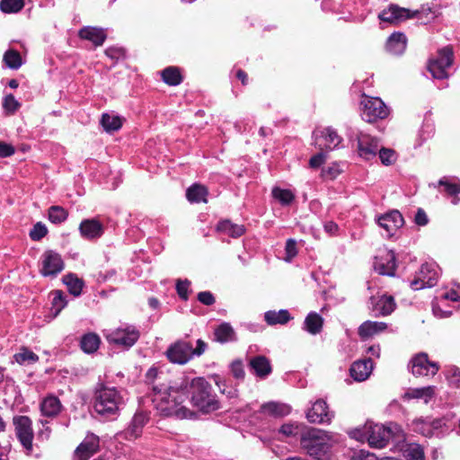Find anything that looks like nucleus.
<instances>
[{
  "instance_id": "6",
  "label": "nucleus",
  "mask_w": 460,
  "mask_h": 460,
  "mask_svg": "<svg viewBox=\"0 0 460 460\" xmlns=\"http://www.w3.org/2000/svg\"><path fill=\"white\" fill-rule=\"evenodd\" d=\"M15 435L24 448L27 455H31L33 450L34 433L32 429L31 420L28 416H15L13 419Z\"/></svg>"
},
{
  "instance_id": "8",
  "label": "nucleus",
  "mask_w": 460,
  "mask_h": 460,
  "mask_svg": "<svg viewBox=\"0 0 460 460\" xmlns=\"http://www.w3.org/2000/svg\"><path fill=\"white\" fill-rule=\"evenodd\" d=\"M361 118L367 122H374L387 117L389 111L380 98L366 97L361 102Z\"/></svg>"
},
{
  "instance_id": "4",
  "label": "nucleus",
  "mask_w": 460,
  "mask_h": 460,
  "mask_svg": "<svg viewBox=\"0 0 460 460\" xmlns=\"http://www.w3.org/2000/svg\"><path fill=\"white\" fill-rule=\"evenodd\" d=\"M352 438L358 441L367 440L371 447L383 448L389 442L391 429L381 424L366 423L360 429H355L349 432Z\"/></svg>"
},
{
  "instance_id": "36",
  "label": "nucleus",
  "mask_w": 460,
  "mask_h": 460,
  "mask_svg": "<svg viewBox=\"0 0 460 460\" xmlns=\"http://www.w3.org/2000/svg\"><path fill=\"white\" fill-rule=\"evenodd\" d=\"M122 118L118 115L103 113L101 119V124L106 132L119 130L122 127Z\"/></svg>"
},
{
  "instance_id": "38",
  "label": "nucleus",
  "mask_w": 460,
  "mask_h": 460,
  "mask_svg": "<svg viewBox=\"0 0 460 460\" xmlns=\"http://www.w3.org/2000/svg\"><path fill=\"white\" fill-rule=\"evenodd\" d=\"M63 282L66 285L69 293L73 296H78L82 293L84 282L75 275L70 273L64 276Z\"/></svg>"
},
{
  "instance_id": "40",
  "label": "nucleus",
  "mask_w": 460,
  "mask_h": 460,
  "mask_svg": "<svg viewBox=\"0 0 460 460\" xmlns=\"http://www.w3.org/2000/svg\"><path fill=\"white\" fill-rule=\"evenodd\" d=\"M100 345V338L95 333H88L83 336L81 340V348L86 353L96 351Z\"/></svg>"
},
{
  "instance_id": "41",
  "label": "nucleus",
  "mask_w": 460,
  "mask_h": 460,
  "mask_svg": "<svg viewBox=\"0 0 460 460\" xmlns=\"http://www.w3.org/2000/svg\"><path fill=\"white\" fill-rule=\"evenodd\" d=\"M414 431L425 436V437H433V431L431 428V418H421L415 420L412 422Z\"/></svg>"
},
{
  "instance_id": "20",
  "label": "nucleus",
  "mask_w": 460,
  "mask_h": 460,
  "mask_svg": "<svg viewBox=\"0 0 460 460\" xmlns=\"http://www.w3.org/2000/svg\"><path fill=\"white\" fill-rule=\"evenodd\" d=\"M81 235L88 240L100 238L104 233L103 225L96 218L84 219L79 226Z\"/></svg>"
},
{
  "instance_id": "56",
  "label": "nucleus",
  "mask_w": 460,
  "mask_h": 460,
  "mask_svg": "<svg viewBox=\"0 0 460 460\" xmlns=\"http://www.w3.org/2000/svg\"><path fill=\"white\" fill-rule=\"evenodd\" d=\"M286 258L287 261H291L297 254L296 242L294 239H288L286 243Z\"/></svg>"
},
{
  "instance_id": "37",
  "label": "nucleus",
  "mask_w": 460,
  "mask_h": 460,
  "mask_svg": "<svg viewBox=\"0 0 460 460\" xmlns=\"http://www.w3.org/2000/svg\"><path fill=\"white\" fill-rule=\"evenodd\" d=\"M395 302L391 296H382L375 305V310L378 314L388 315L395 309Z\"/></svg>"
},
{
  "instance_id": "32",
  "label": "nucleus",
  "mask_w": 460,
  "mask_h": 460,
  "mask_svg": "<svg viewBox=\"0 0 460 460\" xmlns=\"http://www.w3.org/2000/svg\"><path fill=\"white\" fill-rule=\"evenodd\" d=\"M292 319L287 309L270 310L264 314V320L269 325L286 324Z\"/></svg>"
},
{
  "instance_id": "43",
  "label": "nucleus",
  "mask_w": 460,
  "mask_h": 460,
  "mask_svg": "<svg viewBox=\"0 0 460 460\" xmlns=\"http://www.w3.org/2000/svg\"><path fill=\"white\" fill-rule=\"evenodd\" d=\"M67 217L68 212L60 206H52L49 208V219L53 224H61Z\"/></svg>"
},
{
  "instance_id": "11",
  "label": "nucleus",
  "mask_w": 460,
  "mask_h": 460,
  "mask_svg": "<svg viewBox=\"0 0 460 460\" xmlns=\"http://www.w3.org/2000/svg\"><path fill=\"white\" fill-rule=\"evenodd\" d=\"M166 356L170 362L174 364H186L193 358L191 343L185 341H178L166 350Z\"/></svg>"
},
{
  "instance_id": "1",
  "label": "nucleus",
  "mask_w": 460,
  "mask_h": 460,
  "mask_svg": "<svg viewBox=\"0 0 460 460\" xmlns=\"http://www.w3.org/2000/svg\"><path fill=\"white\" fill-rule=\"evenodd\" d=\"M187 385L182 390L175 392L172 401H175V410L182 411L184 416H180L178 413H172L170 417L177 419H188L194 416V413L187 407L182 405L183 402L188 397L190 390V402L193 407L204 413L215 411L220 408V402L217 398V394L213 392L211 385L203 377H196L190 379L186 375Z\"/></svg>"
},
{
  "instance_id": "50",
  "label": "nucleus",
  "mask_w": 460,
  "mask_h": 460,
  "mask_svg": "<svg viewBox=\"0 0 460 460\" xmlns=\"http://www.w3.org/2000/svg\"><path fill=\"white\" fill-rule=\"evenodd\" d=\"M20 102L12 93L5 95L4 98L3 108L7 115L13 114L20 108Z\"/></svg>"
},
{
  "instance_id": "49",
  "label": "nucleus",
  "mask_w": 460,
  "mask_h": 460,
  "mask_svg": "<svg viewBox=\"0 0 460 460\" xmlns=\"http://www.w3.org/2000/svg\"><path fill=\"white\" fill-rule=\"evenodd\" d=\"M405 457L407 460H424L423 448L418 444H411L405 450Z\"/></svg>"
},
{
  "instance_id": "19",
  "label": "nucleus",
  "mask_w": 460,
  "mask_h": 460,
  "mask_svg": "<svg viewBox=\"0 0 460 460\" xmlns=\"http://www.w3.org/2000/svg\"><path fill=\"white\" fill-rule=\"evenodd\" d=\"M148 419L143 412H137L134 415L128 427L120 433V436L128 440H134L142 434V429L146 424Z\"/></svg>"
},
{
  "instance_id": "57",
  "label": "nucleus",
  "mask_w": 460,
  "mask_h": 460,
  "mask_svg": "<svg viewBox=\"0 0 460 460\" xmlns=\"http://www.w3.org/2000/svg\"><path fill=\"white\" fill-rule=\"evenodd\" d=\"M198 300L205 305H212L216 299L213 294L209 291H202L198 294Z\"/></svg>"
},
{
  "instance_id": "64",
  "label": "nucleus",
  "mask_w": 460,
  "mask_h": 460,
  "mask_svg": "<svg viewBox=\"0 0 460 460\" xmlns=\"http://www.w3.org/2000/svg\"><path fill=\"white\" fill-rule=\"evenodd\" d=\"M354 460H376L374 454L360 450L353 458Z\"/></svg>"
},
{
  "instance_id": "7",
  "label": "nucleus",
  "mask_w": 460,
  "mask_h": 460,
  "mask_svg": "<svg viewBox=\"0 0 460 460\" xmlns=\"http://www.w3.org/2000/svg\"><path fill=\"white\" fill-rule=\"evenodd\" d=\"M454 60L453 49L451 47H445L438 52V56L431 59L428 68L431 75L438 79H445L448 76L449 68Z\"/></svg>"
},
{
  "instance_id": "25",
  "label": "nucleus",
  "mask_w": 460,
  "mask_h": 460,
  "mask_svg": "<svg viewBox=\"0 0 460 460\" xmlns=\"http://www.w3.org/2000/svg\"><path fill=\"white\" fill-rule=\"evenodd\" d=\"M78 36L83 39L93 42L95 47L102 46L107 38V34L103 29L86 26L82 28Z\"/></svg>"
},
{
  "instance_id": "10",
  "label": "nucleus",
  "mask_w": 460,
  "mask_h": 460,
  "mask_svg": "<svg viewBox=\"0 0 460 460\" xmlns=\"http://www.w3.org/2000/svg\"><path fill=\"white\" fill-rule=\"evenodd\" d=\"M438 278V273L436 266L430 263H424L415 278L411 281L410 286L413 290L431 288L437 284Z\"/></svg>"
},
{
  "instance_id": "15",
  "label": "nucleus",
  "mask_w": 460,
  "mask_h": 460,
  "mask_svg": "<svg viewBox=\"0 0 460 460\" xmlns=\"http://www.w3.org/2000/svg\"><path fill=\"white\" fill-rule=\"evenodd\" d=\"M333 417L334 414L329 411L326 402L321 399L317 400L306 412V419L311 423H330Z\"/></svg>"
},
{
  "instance_id": "55",
  "label": "nucleus",
  "mask_w": 460,
  "mask_h": 460,
  "mask_svg": "<svg viewBox=\"0 0 460 460\" xmlns=\"http://www.w3.org/2000/svg\"><path fill=\"white\" fill-rule=\"evenodd\" d=\"M190 285V282L188 279L177 280V283H176L177 294L184 301L188 300V298H189Z\"/></svg>"
},
{
  "instance_id": "5",
  "label": "nucleus",
  "mask_w": 460,
  "mask_h": 460,
  "mask_svg": "<svg viewBox=\"0 0 460 460\" xmlns=\"http://www.w3.org/2000/svg\"><path fill=\"white\" fill-rule=\"evenodd\" d=\"M300 442L307 454L316 459H321L329 448L326 433L314 428L306 430L302 435Z\"/></svg>"
},
{
  "instance_id": "30",
  "label": "nucleus",
  "mask_w": 460,
  "mask_h": 460,
  "mask_svg": "<svg viewBox=\"0 0 460 460\" xmlns=\"http://www.w3.org/2000/svg\"><path fill=\"white\" fill-rule=\"evenodd\" d=\"M214 340L219 343H226L236 341L234 328L228 323H222L214 331Z\"/></svg>"
},
{
  "instance_id": "34",
  "label": "nucleus",
  "mask_w": 460,
  "mask_h": 460,
  "mask_svg": "<svg viewBox=\"0 0 460 460\" xmlns=\"http://www.w3.org/2000/svg\"><path fill=\"white\" fill-rule=\"evenodd\" d=\"M217 230L233 238L240 237L245 232V228L243 225L234 224L230 220H223L219 222L217 226Z\"/></svg>"
},
{
  "instance_id": "29",
  "label": "nucleus",
  "mask_w": 460,
  "mask_h": 460,
  "mask_svg": "<svg viewBox=\"0 0 460 460\" xmlns=\"http://www.w3.org/2000/svg\"><path fill=\"white\" fill-rule=\"evenodd\" d=\"M290 407L288 404L270 402L261 406L260 411L263 414H268L272 417H284L290 413Z\"/></svg>"
},
{
  "instance_id": "23",
  "label": "nucleus",
  "mask_w": 460,
  "mask_h": 460,
  "mask_svg": "<svg viewBox=\"0 0 460 460\" xmlns=\"http://www.w3.org/2000/svg\"><path fill=\"white\" fill-rule=\"evenodd\" d=\"M375 269L380 275L394 276L396 270L394 252L387 251L385 255L377 258Z\"/></svg>"
},
{
  "instance_id": "59",
  "label": "nucleus",
  "mask_w": 460,
  "mask_h": 460,
  "mask_svg": "<svg viewBox=\"0 0 460 460\" xmlns=\"http://www.w3.org/2000/svg\"><path fill=\"white\" fill-rule=\"evenodd\" d=\"M324 161L325 155L321 151L310 158L309 164L312 168H318L324 163Z\"/></svg>"
},
{
  "instance_id": "24",
  "label": "nucleus",
  "mask_w": 460,
  "mask_h": 460,
  "mask_svg": "<svg viewBox=\"0 0 460 460\" xmlns=\"http://www.w3.org/2000/svg\"><path fill=\"white\" fill-rule=\"evenodd\" d=\"M373 363L370 358L355 361L349 369L351 377L358 382L366 380L371 374Z\"/></svg>"
},
{
  "instance_id": "58",
  "label": "nucleus",
  "mask_w": 460,
  "mask_h": 460,
  "mask_svg": "<svg viewBox=\"0 0 460 460\" xmlns=\"http://www.w3.org/2000/svg\"><path fill=\"white\" fill-rule=\"evenodd\" d=\"M15 153V148L11 144L0 141V157H9Z\"/></svg>"
},
{
  "instance_id": "33",
  "label": "nucleus",
  "mask_w": 460,
  "mask_h": 460,
  "mask_svg": "<svg viewBox=\"0 0 460 460\" xmlns=\"http://www.w3.org/2000/svg\"><path fill=\"white\" fill-rule=\"evenodd\" d=\"M208 193V189L205 186L194 183L187 189L186 197L191 203H207Z\"/></svg>"
},
{
  "instance_id": "60",
  "label": "nucleus",
  "mask_w": 460,
  "mask_h": 460,
  "mask_svg": "<svg viewBox=\"0 0 460 460\" xmlns=\"http://www.w3.org/2000/svg\"><path fill=\"white\" fill-rule=\"evenodd\" d=\"M279 432L286 437H293L297 433V427L290 423L283 424L279 429Z\"/></svg>"
},
{
  "instance_id": "12",
  "label": "nucleus",
  "mask_w": 460,
  "mask_h": 460,
  "mask_svg": "<svg viewBox=\"0 0 460 460\" xmlns=\"http://www.w3.org/2000/svg\"><path fill=\"white\" fill-rule=\"evenodd\" d=\"M65 263L59 253L48 250L41 256L40 273L44 277H55L64 269Z\"/></svg>"
},
{
  "instance_id": "18",
  "label": "nucleus",
  "mask_w": 460,
  "mask_h": 460,
  "mask_svg": "<svg viewBox=\"0 0 460 460\" xmlns=\"http://www.w3.org/2000/svg\"><path fill=\"white\" fill-rule=\"evenodd\" d=\"M377 223L382 227L388 237L394 235L395 232L403 226L404 220L398 210H392L380 216Z\"/></svg>"
},
{
  "instance_id": "48",
  "label": "nucleus",
  "mask_w": 460,
  "mask_h": 460,
  "mask_svg": "<svg viewBox=\"0 0 460 460\" xmlns=\"http://www.w3.org/2000/svg\"><path fill=\"white\" fill-rule=\"evenodd\" d=\"M14 358L19 364H24L26 362L34 363L39 360L38 355L26 348H22L20 352L14 355Z\"/></svg>"
},
{
  "instance_id": "13",
  "label": "nucleus",
  "mask_w": 460,
  "mask_h": 460,
  "mask_svg": "<svg viewBox=\"0 0 460 460\" xmlns=\"http://www.w3.org/2000/svg\"><path fill=\"white\" fill-rule=\"evenodd\" d=\"M411 373L415 376H435L439 366L436 362L429 360L428 354L421 352L414 356L411 360Z\"/></svg>"
},
{
  "instance_id": "31",
  "label": "nucleus",
  "mask_w": 460,
  "mask_h": 460,
  "mask_svg": "<svg viewBox=\"0 0 460 460\" xmlns=\"http://www.w3.org/2000/svg\"><path fill=\"white\" fill-rule=\"evenodd\" d=\"M323 318L315 312L309 313L304 321V329L310 334L316 335L323 330Z\"/></svg>"
},
{
  "instance_id": "21",
  "label": "nucleus",
  "mask_w": 460,
  "mask_h": 460,
  "mask_svg": "<svg viewBox=\"0 0 460 460\" xmlns=\"http://www.w3.org/2000/svg\"><path fill=\"white\" fill-rule=\"evenodd\" d=\"M248 366L253 374L261 379L266 378L272 372L270 359L262 355L251 358Z\"/></svg>"
},
{
  "instance_id": "61",
  "label": "nucleus",
  "mask_w": 460,
  "mask_h": 460,
  "mask_svg": "<svg viewBox=\"0 0 460 460\" xmlns=\"http://www.w3.org/2000/svg\"><path fill=\"white\" fill-rule=\"evenodd\" d=\"M447 378L449 381L455 385H458L460 383V369L453 367L448 370Z\"/></svg>"
},
{
  "instance_id": "45",
  "label": "nucleus",
  "mask_w": 460,
  "mask_h": 460,
  "mask_svg": "<svg viewBox=\"0 0 460 460\" xmlns=\"http://www.w3.org/2000/svg\"><path fill=\"white\" fill-rule=\"evenodd\" d=\"M4 62L11 69H18L22 64L20 53L14 49H9L4 53Z\"/></svg>"
},
{
  "instance_id": "54",
  "label": "nucleus",
  "mask_w": 460,
  "mask_h": 460,
  "mask_svg": "<svg viewBox=\"0 0 460 460\" xmlns=\"http://www.w3.org/2000/svg\"><path fill=\"white\" fill-rule=\"evenodd\" d=\"M230 368L231 373L234 378L243 380L245 376V371L243 368V361L241 359L234 360L230 365Z\"/></svg>"
},
{
  "instance_id": "35",
  "label": "nucleus",
  "mask_w": 460,
  "mask_h": 460,
  "mask_svg": "<svg viewBox=\"0 0 460 460\" xmlns=\"http://www.w3.org/2000/svg\"><path fill=\"white\" fill-rule=\"evenodd\" d=\"M434 394L435 387L426 386L411 389L404 394V397L407 399H423L425 403H429Z\"/></svg>"
},
{
  "instance_id": "22",
  "label": "nucleus",
  "mask_w": 460,
  "mask_h": 460,
  "mask_svg": "<svg viewBox=\"0 0 460 460\" xmlns=\"http://www.w3.org/2000/svg\"><path fill=\"white\" fill-rule=\"evenodd\" d=\"M383 22L398 23L411 17L410 10L391 4L378 15Z\"/></svg>"
},
{
  "instance_id": "9",
  "label": "nucleus",
  "mask_w": 460,
  "mask_h": 460,
  "mask_svg": "<svg viewBox=\"0 0 460 460\" xmlns=\"http://www.w3.org/2000/svg\"><path fill=\"white\" fill-rule=\"evenodd\" d=\"M104 336L109 343L128 349L137 341L140 334L136 327L127 326L109 331Z\"/></svg>"
},
{
  "instance_id": "17",
  "label": "nucleus",
  "mask_w": 460,
  "mask_h": 460,
  "mask_svg": "<svg viewBox=\"0 0 460 460\" xmlns=\"http://www.w3.org/2000/svg\"><path fill=\"white\" fill-rule=\"evenodd\" d=\"M380 149L379 140L367 134H360L358 137V152L360 157L370 160L376 156Z\"/></svg>"
},
{
  "instance_id": "27",
  "label": "nucleus",
  "mask_w": 460,
  "mask_h": 460,
  "mask_svg": "<svg viewBox=\"0 0 460 460\" xmlns=\"http://www.w3.org/2000/svg\"><path fill=\"white\" fill-rule=\"evenodd\" d=\"M63 406L59 399L55 395L45 397L40 402V411L43 416L49 418L57 417L62 411Z\"/></svg>"
},
{
  "instance_id": "28",
  "label": "nucleus",
  "mask_w": 460,
  "mask_h": 460,
  "mask_svg": "<svg viewBox=\"0 0 460 460\" xmlns=\"http://www.w3.org/2000/svg\"><path fill=\"white\" fill-rule=\"evenodd\" d=\"M386 50L393 55H401L406 49V37L402 32L393 33L386 41Z\"/></svg>"
},
{
  "instance_id": "46",
  "label": "nucleus",
  "mask_w": 460,
  "mask_h": 460,
  "mask_svg": "<svg viewBox=\"0 0 460 460\" xmlns=\"http://www.w3.org/2000/svg\"><path fill=\"white\" fill-rule=\"evenodd\" d=\"M453 419V415L447 414L440 418H431V428L433 436H438L442 433L444 428H448V422Z\"/></svg>"
},
{
  "instance_id": "16",
  "label": "nucleus",
  "mask_w": 460,
  "mask_h": 460,
  "mask_svg": "<svg viewBox=\"0 0 460 460\" xmlns=\"http://www.w3.org/2000/svg\"><path fill=\"white\" fill-rule=\"evenodd\" d=\"M314 136L315 146L321 151L332 150L341 142V137L332 128H325L320 131H314Z\"/></svg>"
},
{
  "instance_id": "52",
  "label": "nucleus",
  "mask_w": 460,
  "mask_h": 460,
  "mask_svg": "<svg viewBox=\"0 0 460 460\" xmlns=\"http://www.w3.org/2000/svg\"><path fill=\"white\" fill-rule=\"evenodd\" d=\"M377 154L385 165H391L396 161V154L393 149L380 147Z\"/></svg>"
},
{
  "instance_id": "63",
  "label": "nucleus",
  "mask_w": 460,
  "mask_h": 460,
  "mask_svg": "<svg viewBox=\"0 0 460 460\" xmlns=\"http://www.w3.org/2000/svg\"><path fill=\"white\" fill-rule=\"evenodd\" d=\"M323 228L326 233H328L331 235H335L338 233L339 226L338 225L333 221H327L323 225Z\"/></svg>"
},
{
  "instance_id": "53",
  "label": "nucleus",
  "mask_w": 460,
  "mask_h": 460,
  "mask_svg": "<svg viewBox=\"0 0 460 460\" xmlns=\"http://www.w3.org/2000/svg\"><path fill=\"white\" fill-rule=\"evenodd\" d=\"M47 234H48L47 226L43 223L38 222L33 226V227L30 231V237L33 241H40L44 236H46Z\"/></svg>"
},
{
  "instance_id": "42",
  "label": "nucleus",
  "mask_w": 460,
  "mask_h": 460,
  "mask_svg": "<svg viewBox=\"0 0 460 460\" xmlns=\"http://www.w3.org/2000/svg\"><path fill=\"white\" fill-rule=\"evenodd\" d=\"M272 197L283 206L289 205L295 199V195L291 190L279 187L272 189Z\"/></svg>"
},
{
  "instance_id": "47",
  "label": "nucleus",
  "mask_w": 460,
  "mask_h": 460,
  "mask_svg": "<svg viewBox=\"0 0 460 460\" xmlns=\"http://www.w3.org/2000/svg\"><path fill=\"white\" fill-rule=\"evenodd\" d=\"M23 6V0H2L0 2V9L5 13H18Z\"/></svg>"
},
{
  "instance_id": "14",
  "label": "nucleus",
  "mask_w": 460,
  "mask_h": 460,
  "mask_svg": "<svg viewBox=\"0 0 460 460\" xmlns=\"http://www.w3.org/2000/svg\"><path fill=\"white\" fill-rule=\"evenodd\" d=\"M100 450V438L93 433H88L74 452V460H89Z\"/></svg>"
},
{
  "instance_id": "3",
  "label": "nucleus",
  "mask_w": 460,
  "mask_h": 460,
  "mask_svg": "<svg viewBox=\"0 0 460 460\" xmlns=\"http://www.w3.org/2000/svg\"><path fill=\"white\" fill-rule=\"evenodd\" d=\"M124 401L120 393L114 387H107L99 384L94 394V410L103 416H113L118 413Z\"/></svg>"
},
{
  "instance_id": "51",
  "label": "nucleus",
  "mask_w": 460,
  "mask_h": 460,
  "mask_svg": "<svg viewBox=\"0 0 460 460\" xmlns=\"http://www.w3.org/2000/svg\"><path fill=\"white\" fill-rule=\"evenodd\" d=\"M438 185L444 187V191L450 196H456L460 193V184L450 181L447 177L440 179Z\"/></svg>"
},
{
  "instance_id": "26",
  "label": "nucleus",
  "mask_w": 460,
  "mask_h": 460,
  "mask_svg": "<svg viewBox=\"0 0 460 460\" xmlns=\"http://www.w3.org/2000/svg\"><path fill=\"white\" fill-rule=\"evenodd\" d=\"M386 329L387 324L385 323L366 321L359 325L358 334L362 340H367L376 334L385 332Z\"/></svg>"
},
{
  "instance_id": "62",
  "label": "nucleus",
  "mask_w": 460,
  "mask_h": 460,
  "mask_svg": "<svg viewBox=\"0 0 460 460\" xmlns=\"http://www.w3.org/2000/svg\"><path fill=\"white\" fill-rule=\"evenodd\" d=\"M414 221L419 226H426L428 224V216L422 208L417 210Z\"/></svg>"
},
{
  "instance_id": "2",
  "label": "nucleus",
  "mask_w": 460,
  "mask_h": 460,
  "mask_svg": "<svg viewBox=\"0 0 460 460\" xmlns=\"http://www.w3.org/2000/svg\"><path fill=\"white\" fill-rule=\"evenodd\" d=\"M146 382L152 385V402L161 415L169 417L172 413L184 416L182 411L175 409V401H172L175 392L182 390L187 385L184 373L172 378L168 373L151 367L146 374Z\"/></svg>"
},
{
  "instance_id": "39",
  "label": "nucleus",
  "mask_w": 460,
  "mask_h": 460,
  "mask_svg": "<svg viewBox=\"0 0 460 460\" xmlns=\"http://www.w3.org/2000/svg\"><path fill=\"white\" fill-rule=\"evenodd\" d=\"M164 82L169 85H178L181 83L182 77L179 68L169 66L162 71Z\"/></svg>"
},
{
  "instance_id": "44",
  "label": "nucleus",
  "mask_w": 460,
  "mask_h": 460,
  "mask_svg": "<svg viewBox=\"0 0 460 460\" xmlns=\"http://www.w3.org/2000/svg\"><path fill=\"white\" fill-rule=\"evenodd\" d=\"M52 302H51V311L54 314V316H57L61 310L66 305L67 301L66 296H64L63 291L55 290L52 292Z\"/></svg>"
}]
</instances>
